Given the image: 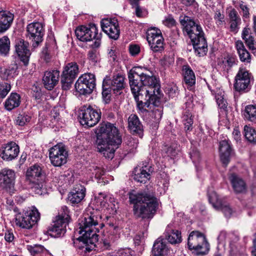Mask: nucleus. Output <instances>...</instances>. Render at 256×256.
I'll return each instance as SVG.
<instances>
[{
	"mask_svg": "<svg viewBox=\"0 0 256 256\" xmlns=\"http://www.w3.org/2000/svg\"><path fill=\"white\" fill-rule=\"evenodd\" d=\"M96 143L98 151L106 158H114V152L122 143V135L114 124L108 122L100 123L96 130Z\"/></svg>",
	"mask_w": 256,
	"mask_h": 256,
	"instance_id": "f257e3e1",
	"label": "nucleus"
},
{
	"mask_svg": "<svg viewBox=\"0 0 256 256\" xmlns=\"http://www.w3.org/2000/svg\"><path fill=\"white\" fill-rule=\"evenodd\" d=\"M128 201L133 204V214L136 218H152L158 208V200L153 194L132 190L128 193Z\"/></svg>",
	"mask_w": 256,
	"mask_h": 256,
	"instance_id": "f03ea898",
	"label": "nucleus"
},
{
	"mask_svg": "<svg viewBox=\"0 0 256 256\" xmlns=\"http://www.w3.org/2000/svg\"><path fill=\"white\" fill-rule=\"evenodd\" d=\"M180 23L183 26V31L186 32L190 39L195 54L199 57L206 56L208 43L200 25L187 16H184L182 19L180 18Z\"/></svg>",
	"mask_w": 256,
	"mask_h": 256,
	"instance_id": "7ed1b4c3",
	"label": "nucleus"
},
{
	"mask_svg": "<svg viewBox=\"0 0 256 256\" xmlns=\"http://www.w3.org/2000/svg\"><path fill=\"white\" fill-rule=\"evenodd\" d=\"M146 69L142 66H134L128 72V78L130 90L154 88L159 90L160 88V80L154 76L152 72L150 75L146 72Z\"/></svg>",
	"mask_w": 256,
	"mask_h": 256,
	"instance_id": "20e7f679",
	"label": "nucleus"
},
{
	"mask_svg": "<svg viewBox=\"0 0 256 256\" xmlns=\"http://www.w3.org/2000/svg\"><path fill=\"white\" fill-rule=\"evenodd\" d=\"M144 90H131V92L136 102L138 113L144 120L148 122L150 121V118L148 117L150 114V111L146 108H149L150 104L158 106L160 104L161 90L160 88L158 92L154 88Z\"/></svg>",
	"mask_w": 256,
	"mask_h": 256,
	"instance_id": "39448f33",
	"label": "nucleus"
},
{
	"mask_svg": "<svg viewBox=\"0 0 256 256\" xmlns=\"http://www.w3.org/2000/svg\"><path fill=\"white\" fill-rule=\"evenodd\" d=\"M102 216L100 211L88 208L84 214L83 217L79 219V230L78 233L82 232L92 236V241L98 242L97 233L104 226L101 222Z\"/></svg>",
	"mask_w": 256,
	"mask_h": 256,
	"instance_id": "423d86ee",
	"label": "nucleus"
},
{
	"mask_svg": "<svg viewBox=\"0 0 256 256\" xmlns=\"http://www.w3.org/2000/svg\"><path fill=\"white\" fill-rule=\"evenodd\" d=\"M254 82L252 73L244 67H240L234 79V88L240 93L249 92Z\"/></svg>",
	"mask_w": 256,
	"mask_h": 256,
	"instance_id": "0eeeda50",
	"label": "nucleus"
},
{
	"mask_svg": "<svg viewBox=\"0 0 256 256\" xmlns=\"http://www.w3.org/2000/svg\"><path fill=\"white\" fill-rule=\"evenodd\" d=\"M102 112L100 109L94 108L90 104L82 106L79 110L78 118L82 126L93 127L100 120Z\"/></svg>",
	"mask_w": 256,
	"mask_h": 256,
	"instance_id": "6e6552de",
	"label": "nucleus"
},
{
	"mask_svg": "<svg viewBox=\"0 0 256 256\" xmlns=\"http://www.w3.org/2000/svg\"><path fill=\"white\" fill-rule=\"evenodd\" d=\"M188 246L189 250H194L198 254H206L209 250V244L205 236L197 230L192 231L190 234Z\"/></svg>",
	"mask_w": 256,
	"mask_h": 256,
	"instance_id": "1a4fd4ad",
	"label": "nucleus"
},
{
	"mask_svg": "<svg viewBox=\"0 0 256 256\" xmlns=\"http://www.w3.org/2000/svg\"><path fill=\"white\" fill-rule=\"evenodd\" d=\"M96 78L94 74L87 72L82 74L77 80L74 88L80 95L90 94L96 86Z\"/></svg>",
	"mask_w": 256,
	"mask_h": 256,
	"instance_id": "9d476101",
	"label": "nucleus"
},
{
	"mask_svg": "<svg viewBox=\"0 0 256 256\" xmlns=\"http://www.w3.org/2000/svg\"><path fill=\"white\" fill-rule=\"evenodd\" d=\"M75 34L77 38L82 42H90L92 40H97L100 38L101 41L102 34L98 33L96 25L94 23H90L88 26L81 25L75 30Z\"/></svg>",
	"mask_w": 256,
	"mask_h": 256,
	"instance_id": "9b49d317",
	"label": "nucleus"
},
{
	"mask_svg": "<svg viewBox=\"0 0 256 256\" xmlns=\"http://www.w3.org/2000/svg\"><path fill=\"white\" fill-rule=\"evenodd\" d=\"M40 219V213L36 207L33 206L23 214H18L16 218V226L22 228L30 229Z\"/></svg>",
	"mask_w": 256,
	"mask_h": 256,
	"instance_id": "f8f14e48",
	"label": "nucleus"
},
{
	"mask_svg": "<svg viewBox=\"0 0 256 256\" xmlns=\"http://www.w3.org/2000/svg\"><path fill=\"white\" fill-rule=\"evenodd\" d=\"M79 72V68L75 62L67 64L64 68L61 74L60 82L63 90H68Z\"/></svg>",
	"mask_w": 256,
	"mask_h": 256,
	"instance_id": "ddd939ff",
	"label": "nucleus"
},
{
	"mask_svg": "<svg viewBox=\"0 0 256 256\" xmlns=\"http://www.w3.org/2000/svg\"><path fill=\"white\" fill-rule=\"evenodd\" d=\"M45 30L40 22H33L27 25L26 36L32 41L34 48L38 47L43 41Z\"/></svg>",
	"mask_w": 256,
	"mask_h": 256,
	"instance_id": "4468645a",
	"label": "nucleus"
},
{
	"mask_svg": "<svg viewBox=\"0 0 256 256\" xmlns=\"http://www.w3.org/2000/svg\"><path fill=\"white\" fill-rule=\"evenodd\" d=\"M102 31L112 40H117L120 35V28L118 20L116 18H104L100 22Z\"/></svg>",
	"mask_w": 256,
	"mask_h": 256,
	"instance_id": "2eb2a0df",
	"label": "nucleus"
},
{
	"mask_svg": "<svg viewBox=\"0 0 256 256\" xmlns=\"http://www.w3.org/2000/svg\"><path fill=\"white\" fill-rule=\"evenodd\" d=\"M79 238L73 240L74 246L80 250H82L85 254L90 252L96 247L98 242L92 240V236L82 232Z\"/></svg>",
	"mask_w": 256,
	"mask_h": 256,
	"instance_id": "dca6fc26",
	"label": "nucleus"
},
{
	"mask_svg": "<svg viewBox=\"0 0 256 256\" xmlns=\"http://www.w3.org/2000/svg\"><path fill=\"white\" fill-rule=\"evenodd\" d=\"M28 42L23 39L19 38L15 42V52L19 59L24 65L27 66L29 64L31 52L28 48Z\"/></svg>",
	"mask_w": 256,
	"mask_h": 256,
	"instance_id": "f3484780",
	"label": "nucleus"
},
{
	"mask_svg": "<svg viewBox=\"0 0 256 256\" xmlns=\"http://www.w3.org/2000/svg\"><path fill=\"white\" fill-rule=\"evenodd\" d=\"M16 175L14 170L4 168L0 170V188L10 190L14 187Z\"/></svg>",
	"mask_w": 256,
	"mask_h": 256,
	"instance_id": "a211bd4d",
	"label": "nucleus"
},
{
	"mask_svg": "<svg viewBox=\"0 0 256 256\" xmlns=\"http://www.w3.org/2000/svg\"><path fill=\"white\" fill-rule=\"evenodd\" d=\"M218 152L220 160H230L236 158L235 150L231 142L228 140L220 141Z\"/></svg>",
	"mask_w": 256,
	"mask_h": 256,
	"instance_id": "6ab92c4d",
	"label": "nucleus"
},
{
	"mask_svg": "<svg viewBox=\"0 0 256 256\" xmlns=\"http://www.w3.org/2000/svg\"><path fill=\"white\" fill-rule=\"evenodd\" d=\"M19 152V146L14 142L3 144L0 149V156L3 160H12L18 156Z\"/></svg>",
	"mask_w": 256,
	"mask_h": 256,
	"instance_id": "aec40b11",
	"label": "nucleus"
},
{
	"mask_svg": "<svg viewBox=\"0 0 256 256\" xmlns=\"http://www.w3.org/2000/svg\"><path fill=\"white\" fill-rule=\"evenodd\" d=\"M60 74V71L57 70L46 71L42 77L44 87L48 90H53L58 84Z\"/></svg>",
	"mask_w": 256,
	"mask_h": 256,
	"instance_id": "412c9836",
	"label": "nucleus"
},
{
	"mask_svg": "<svg viewBox=\"0 0 256 256\" xmlns=\"http://www.w3.org/2000/svg\"><path fill=\"white\" fill-rule=\"evenodd\" d=\"M128 128L130 133L140 138L144 136V126L136 114H131L128 118Z\"/></svg>",
	"mask_w": 256,
	"mask_h": 256,
	"instance_id": "4be33fe9",
	"label": "nucleus"
},
{
	"mask_svg": "<svg viewBox=\"0 0 256 256\" xmlns=\"http://www.w3.org/2000/svg\"><path fill=\"white\" fill-rule=\"evenodd\" d=\"M182 80L187 88L192 90L195 88L196 78L194 72L188 64H184L182 68Z\"/></svg>",
	"mask_w": 256,
	"mask_h": 256,
	"instance_id": "5701e85b",
	"label": "nucleus"
},
{
	"mask_svg": "<svg viewBox=\"0 0 256 256\" xmlns=\"http://www.w3.org/2000/svg\"><path fill=\"white\" fill-rule=\"evenodd\" d=\"M68 151L66 146L62 142H58L49 150L50 158H59V160H66Z\"/></svg>",
	"mask_w": 256,
	"mask_h": 256,
	"instance_id": "b1692460",
	"label": "nucleus"
},
{
	"mask_svg": "<svg viewBox=\"0 0 256 256\" xmlns=\"http://www.w3.org/2000/svg\"><path fill=\"white\" fill-rule=\"evenodd\" d=\"M86 189L84 186L76 184L68 194V200L72 205L80 202L86 196Z\"/></svg>",
	"mask_w": 256,
	"mask_h": 256,
	"instance_id": "393cba45",
	"label": "nucleus"
},
{
	"mask_svg": "<svg viewBox=\"0 0 256 256\" xmlns=\"http://www.w3.org/2000/svg\"><path fill=\"white\" fill-rule=\"evenodd\" d=\"M26 179L30 182H34L36 180L45 182L46 176L42 168L38 165L34 164L28 168L26 172Z\"/></svg>",
	"mask_w": 256,
	"mask_h": 256,
	"instance_id": "a878e982",
	"label": "nucleus"
},
{
	"mask_svg": "<svg viewBox=\"0 0 256 256\" xmlns=\"http://www.w3.org/2000/svg\"><path fill=\"white\" fill-rule=\"evenodd\" d=\"M228 177L235 193L242 194L246 192V182L240 176L232 172L230 173Z\"/></svg>",
	"mask_w": 256,
	"mask_h": 256,
	"instance_id": "bb28decb",
	"label": "nucleus"
},
{
	"mask_svg": "<svg viewBox=\"0 0 256 256\" xmlns=\"http://www.w3.org/2000/svg\"><path fill=\"white\" fill-rule=\"evenodd\" d=\"M169 252L170 250L163 238H158L154 241L152 250V256H168Z\"/></svg>",
	"mask_w": 256,
	"mask_h": 256,
	"instance_id": "cd10ccee",
	"label": "nucleus"
},
{
	"mask_svg": "<svg viewBox=\"0 0 256 256\" xmlns=\"http://www.w3.org/2000/svg\"><path fill=\"white\" fill-rule=\"evenodd\" d=\"M178 146L176 142H172L170 144L164 143L161 152L162 158L174 160L179 152Z\"/></svg>",
	"mask_w": 256,
	"mask_h": 256,
	"instance_id": "c85d7f7f",
	"label": "nucleus"
},
{
	"mask_svg": "<svg viewBox=\"0 0 256 256\" xmlns=\"http://www.w3.org/2000/svg\"><path fill=\"white\" fill-rule=\"evenodd\" d=\"M67 225L66 224H63V222L62 221L55 218L54 220L52 222V224L48 228V234L52 237H60L66 233V228Z\"/></svg>",
	"mask_w": 256,
	"mask_h": 256,
	"instance_id": "c756f323",
	"label": "nucleus"
},
{
	"mask_svg": "<svg viewBox=\"0 0 256 256\" xmlns=\"http://www.w3.org/2000/svg\"><path fill=\"white\" fill-rule=\"evenodd\" d=\"M124 77L120 74L114 75L111 80V88L114 93L120 94L125 88Z\"/></svg>",
	"mask_w": 256,
	"mask_h": 256,
	"instance_id": "7c9ffc66",
	"label": "nucleus"
},
{
	"mask_svg": "<svg viewBox=\"0 0 256 256\" xmlns=\"http://www.w3.org/2000/svg\"><path fill=\"white\" fill-rule=\"evenodd\" d=\"M18 66L16 62L12 63L6 68L0 67V77L2 79L6 80L14 78L18 74Z\"/></svg>",
	"mask_w": 256,
	"mask_h": 256,
	"instance_id": "2f4dec72",
	"label": "nucleus"
},
{
	"mask_svg": "<svg viewBox=\"0 0 256 256\" xmlns=\"http://www.w3.org/2000/svg\"><path fill=\"white\" fill-rule=\"evenodd\" d=\"M21 102L20 94L16 92H12L4 102L6 110L11 111L15 108L18 107Z\"/></svg>",
	"mask_w": 256,
	"mask_h": 256,
	"instance_id": "473e14b6",
	"label": "nucleus"
},
{
	"mask_svg": "<svg viewBox=\"0 0 256 256\" xmlns=\"http://www.w3.org/2000/svg\"><path fill=\"white\" fill-rule=\"evenodd\" d=\"M228 16L230 19V31L237 33L238 31L239 26L241 24V18L238 12L233 8L228 12Z\"/></svg>",
	"mask_w": 256,
	"mask_h": 256,
	"instance_id": "72a5a7b5",
	"label": "nucleus"
},
{
	"mask_svg": "<svg viewBox=\"0 0 256 256\" xmlns=\"http://www.w3.org/2000/svg\"><path fill=\"white\" fill-rule=\"evenodd\" d=\"M100 44L101 41L100 42V38H97L96 41H94L90 45L92 49L88 51L87 56L88 59L92 62L96 64L98 60L100 54L98 48L100 46Z\"/></svg>",
	"mask_w": 256,
	"mask_h": 256,
	"instance_id": "f704fd0d",
	"label": "nucleus"
},
{
	"mask_svg": "<svg viewBox=\"0 0 256 256\" xmlns=\"http://www.w3.org/2000/svg\"><path fill=\"white\" fill-rule=\"evenodd\" d=\"M164 235L166 239L172 244H179L182 242L181 232L177 230L167 228Z\"/></svg>",
	"mask_w": 256,
	"mask_h": 256,
	"instance_id": "c9c22d12",
	"label": "nucleus"
},
{
	"mask_svg": "<svg viewBox=\"0 0 256 256\" xmlns=\"http://www.w3.org/2000/svg\"><path fill=\"white\" fill-rule=\"evenodd\" d=\"M14 16L11 13L2 14L0 16V34L6 32L11 26Z\"/></svg>",
	"mask_w": 256,
	"mask_h": 256,
	"instance_id": "e433bc0d",
	"label": "nucleus"
},
{
	"mask_svg": "<svg viewBox=\"0 0 256 256\" xmlns=\"http://www.w3.org/2000/svg\"><path fill=\"white\" fill-rule=\"evenodd\" d=\"M150 50L154 53L162 52L164 50V38L163 36H160L158 38H154V40H150L148 42Z\"/></svg>",
	"mask_w": 256,
	"mask_h": 256,
	"instance_id": "4c0bfd02",
	"label": "nucleus"
},
{
	"mask_svg": "<svg viewBox=\"0 0 256 256\" xmlns=\"http://www.w3.org/2000/svg\"><path fill=\"white\" fill-rule=\"evenodd\" d=\"M244 116L246 120L256 123V104L246 106L244 112Z\"/></svg>",
	"mask_w": 256,
	"mask_h": 256,
	"instance_id": "58836bf2",
	"label": "nucleus"
},
{
	"mask_svg": "<svg viewBox=\"0 0 256 256\" xmlns=\"http://www.w3.org/2000/svg\"><path fill=\"white\" fill-rule=\"evenodd\" d=\"M182 122L187 136L188 132L192 131L193 129L194 120L191 112L187 111L184 112L182 116Z\"/></svg>",
	"mask_w": 256,
	"mask_h": 256,
	"instance_id": "ea45409f",
	"label": "nucleus"
},
{
	"mask_svg": "<svg viewBox=\"0 0 256 256\" xmlns=\"http://www.w3.org/2000/svg\"><path fill=\"white\" fill-rule=\"evenodd\" d=\"M208 196L210 203L212 204L216 210H219L220 208L222 206V202L224 200L220 198L217 194L214 191L211 192L208 191Z\"/></svg>",
	"mask_w": 256,
	"mask_h": 256,
	"instance_id": "a19ab883",
	"label": "nucleus"
},
{
	"mask_svg": "<svg viewBox=\"0 0 256 256\" xmlns=\"http://www.w3.org/2000/svg\"><path fill=\"white\" fill-rule=\"evenodd\" d=\"M69 212L68 208L66 206H62L58 214L55 218L60 221H62V222H63V224H68L70 220Z\"/></svg>",
	"mask_w": 256,
	"mask_h": 256,
	"instance_id": "79ce46f5",
	"label": "nucleus"
},
{
	"mask_svg": "<svg viewBox=\"0 0 256 256\" xmlns=\"http://www.w3.org/2000/svg\"><path fill=\"white\" fill-rule=\"evenodd\" d=\"M156 108L150 111V114L153 118L154 122L156 123H159L163 114V106L162 105L161 102L158 106H154Z\"/></svg>",
	"mask_w": 256,
	"mask_h": 256,
	"instance_id": "37998d69",
	"label": "nucleus"
},
{
	"mask_svg": "<svg viewBox=\"0 0 256 256\" xmlns=\"http://www.w3.org/2000/svg\"><path fill=\"white\" fill-rule=\"evenodd\" d=\"M10 42L8 37L4 36L0 38V55L6 56L10 50Z\"/></svg>",
	"mask_w": 256,
	"mask_h": 256,
	"instance_id": "c03bdc74",
	"label": "nucleus"
},
{
	"mask_svg": "<svg viewBox=\"0 0 256 256\" xmlns=\"http://www.w3.org/2000/svg\"><path fill=\"white\" fill-rule=\"evenodd\" d=\"M244 130L246 138L250 143L256 144V130L246 125Z\"/></svg>",
	"mask_w": 256,
	"mask_h": 256,
	"instance_id": "a18cd8bd",
	"label": "nucleus"
},
{
	"mask_svg": "<svg viewBox=\"0 0 256 256\" xmlns=\"http://www.w3.org/2000/svg\"><path fill=\"white\" fill-rule=\"evenodd\" d=\"M146 40L148 42L150 40H152L154 38H158L160 36H162L161 30L156 27L148 28L146 32Z\"/></svg>",
	"mask_w": 256,
	"mask_h": 256,
	"instance_id": "49530a36",
	"label": "nucleus"
},
{
	"mask_svg": "<svg viewBox=\"0 0 256 256\" xmlns=\"http://www.w3.org/2000/svg\"><path fill=\"white\" fill-rule=\"evenodd\" d=\"M31 118V116L28 113L22 112L17 116L14 123L16 125L22 126L28 123Z\"/></svg>",
	"mask_w": 256,
	"mask_h": 256,
	"instance_id": "de8ad7c7",
	"label": "nucleus"
},
{
	"mask_svg": "<svg viewBox=\"0 0 256 256\" xmlns=\"http://www.w3.org/2000/svg\"><path fill=\"white\" fill-rule=\"evenodd\" d=\"M44 47L54 52L58 49L54 33H51L48 36Z\"/></svg>",
	"mask_w": 256,
	"mask_h": 256,
	"instance_id": "09e8293b",
	"label": "nucleus"
},
{
	"mask_svg": "<svg viewBox=\"0 0 256 256\" xmlns=\"http://www.w3.org/2000/svg\"><path fill=\"white\" fill-rule=\"evenodd\" d=\"M31 183V188L36 194L39 195L42 194L45 192V188L44 187V182H40V180H36L34 182H30Z\"/></svg>",
	"mask_w": 256,
	"mask_h": 256,
	"instance_id": "8fccbe9b",
	"label": "nucleus"
},
{
	"mask_svg": "<svg viewBox=\"0 0 256 256\" xmlns=\"http://www.w3.org/2000/svg\"><path fill=\"white\" fill-rule=\"evenodd\" d=\"M225 59L226 60V62L227 66V72L231 70V68L238 65V60L236 54H228L225 56Z\"/></svg>",
	"mask_w": 256,
	"mask_h": 256,
	"instance_id": "3c124183",
	"label": "nucleus"
},
{
	"mask_svg": "<svg viewBox=\"0 0 256 256\" xmlns=\"http://www.w3.org/2000/svg\"><path fill=\"white\" fill-rule=\"evenodd\" d=\"M164 92L170 98H174L178 96L179 90L176 84L167 86L164 88Z\"/></svg>",
	"mask_w": 256,
	"mask_h": 256,
	"instance_id": "603ef678",
	"label": "nucleus"
},
{
	"mask_svg": "<svg viewBox=\"0 0 256 256\" xmlns=\"http://www.w3.org/2000/svg\"><path fill=\"white\" fill-rule=\"evenodd\" d=\"M149 178L150 177L146 172V170H144L142 168L140 169V172L137 174L135 173L134 175V179L140 183H145Z\"/></svg>",
	"mask_w": 256,
	"mask_h": 256,
	"instance_id": "864d4df0",
	"label": "nucleus"
},
{
	"mask_svg": "<svg viewBox=\"0 0 256 256\" xmlns=\"http://www.w3.org/2000/svg\"><path fill=\"white\" fill-rule=\"evenodd\" d=\"M191 146L188 150L189 158L192 160H200V152L198 148L194 146V140H190Z\"/></svg>",
	"mask_w": 256,
	"mask_h": 256,
	"instance_id": "5fc2aeb1",
	"label": "nucleus"
},
{
	"mask_svg": "<svg viewBox=\"0 0 256 256\" xmlns=\"http://www.w3.org/2000/svg\"><path fill=\"white\" fill-rule=\"evenodd\" d=\"M238 54L240 62L245 64H249L251 62L252 56L246 49Z\"/></svg>",
	"mask_w": 256,
	"mask_h": 256,
	"instance_id": "6e6d98bb",
	"label": "nucleus"
},
{
	"mask_svg": "<svg viewBox=\"0 0 256 256\" xmlns=\"http://www.w3.org/2000/svg\"><path fill=\"white\" fill-rule=\"evenodd\" d=\"M11 88L10 84L6 82H0V100L4 99L6 96Z\"/></svg>",
	"mask_w": 256,
	"mask_h": 256,
	"instance_id": "4d7b16f0",
	"label": "nucleus"
},
{
	"mask_svg": "<svg viewBox=\"0 0 256 256\" xmlns=\"http://www.w3.org/2000/svg\"><path fill=\"white\" fill-rule=\"evenodd\" d=\"M30 94L32 97L35 100H41V98L42 96L41 87L35 84L32 86L31 88Z\"/></svg>",
	"mask_w": 256,
	"mask_h": 256,
	"instance_id": "13d9d810",
	"label": "nucleus"
},
{
	"mask_svg": "<svg viewBox=\"0 0 256 256\" xmlns=\"http://www.w3.org/2000/svg\"><path fill=\"white\" fill-rule=\"evenodd\" d=\"M244 40L249 50H252V52L254 53L256 52V48L255 47L256 42L254 37L252 35H250L249 36L246 38Z\"/></svg>",
	"mask_w": 256,
	"mask_h": 256,
	"instance_id": "bf43d9fd",
	"label": "nucleus"
},
{
	"mask_svg": "<svg viewBox=\"0 0 256 256\" xmlns=\"http://www.w3.org/2000/svg\"><path fill=\"white\" fill-rule=\"evenodd\" d=\"M112 90V89H108V88H104V90H102V100L105 104H108L111 101Z\"/></svg>",
	"mask_w": 256,
	"mask_h": 256,
	"instance_id": "052dcab7",
	"label": "nucleus"
},
{
	"mask_svg": "<svg viewBox=\"0 0 256 256\" xmlns=\"http://www.w3.org/2000/svg\"><path fill=\"white\" fill-rule=\"evenodd\" d=\"M128 52L130 56H136L140 52V47L138 44H131L128 46Z\"/></svg>",
	"mask_w": 256,
	"mask_h": 256,
	"instance_id": "680f3d73",
	"label": "nucleus"
},
{
	"mask_svg": "<svg viewBox=\"0 0 256 256\" xmlns=\"http://www.w3.org/2000/svg\"><path fill=\"white\" fill-rule=\"evenodd\" d=\"M28 250L32 254H36L44 252L47 250L42 245H35L34 246H28Z\"/></svg>",
	"mask_w": 256,
	"mask_h": 256,
	"instance_id": "e2e57ef3",
	"label": "nucleus"
},
{
	"mask_svg": "<svg viewBox=\"0 0 256 256\" xmlns=\"http://www.w3.org/2000/svg\"><path fill=\"white\" fill-rule=\"evenodd\" d=\"M218 210H221L226 217H229L232 213V210L224 200L222 202V206Z\"/></svg>",
	"mask_w": 256,
	"mask_h": 256,
	"instance_id": "0e129e2a",
	"label": "nucleus"
},
{
	"mask_svg": "<svg viewBox=\"0 0 256 256\" xmlns=\"http://www.w3.org/2000/svg\"><path fill=\"white\" fill-rule=\"evenodd\" d=\"M186 102L184 104L186 108L185 111L190 112V110L194 106L193 96H188L186 97Z\"/></svg>",
	"mask_w": 256,
	"mask_h": 256,
	"instance_id": "69168bd1",
	"label": "nucleus"
},
{
	"mask_svg": "<svg viewBox=\"0 0 256 256\" xmlns=\"http://www.w3.org/2000/svg\"><path fill=\"white\" fill-rule=\"evenodd\" d=\"M214 19L216 20V23L218 25H220L224 22V15L222 14H221L220 10H217L216 11Z\"/></svg>",
	"mask_w": 256,
	"mask_h": 256,
	"instance_id": "338daca9",
	"label": "nucleus"
},
{
	"mask_svg": "<svg viewBox=\"0 0 256 256\" xmlns=\"http://www.w3.org/2000/svg\"><path fill=\"white\" fill-rule=\"evenodd\" d=\"M52 52H54V51L50 50H49L45 47H44L42 48V53L44 59L46 62H48L50 60L51 58L50 53Z\"/></svg>",
	"mask_w": 256,
	"mask_h": 256,
	"instance_id": "774afa93",
	"label": "nucleus"
}]
</instances>
